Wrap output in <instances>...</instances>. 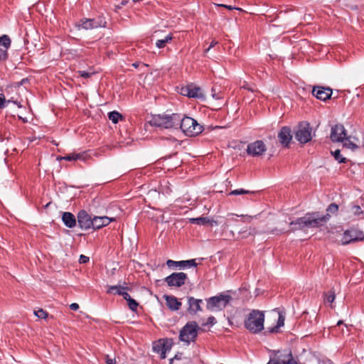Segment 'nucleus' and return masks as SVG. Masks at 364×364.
I'll return each instance as SVG.
<instances>
[{"mask_svg": "<svg viewBox=\"0 0 364 364\" xmlns=\"http://www.w3.org/2000/svg\"><path fill=\"white\" fill-rule=\"evenodd\" d=\"M329 220V215H320L318 213H309L304 217L299 218L296 220L290 223V231L296 230H303L305 228H318L322 226Z\"/></svg>", "mask_w": 364, "mask_h": 364, "instance_id": "obj_1", "label": "nucleus"}, {"mask_svg": "<svg viewBox=\"0 0 364 364\" xmlns=\"http://www.w3.org/2000/svg\"><path fill=\"white\" fill-rule=\"evenodd\" d=\"M264 314L263 311L254 309L245 320V328L252 333H258L264 329Z\"/></svg>", "mask_w": 364, "mask_h": 364, "instance_id": "obj_2", "label": "nucleus"}, {"mask_svg": "<svg viewBox=\"0 0 364 364\" xmlns=\"http://www.w3.org/2000/svg\"><path fill=\"white\" fill-rule=\"evenodd\" d=\"M179 122L176 125V129L181 128L182 132L187 136H193L200 134L203 127L198 122L189 117H181L178 114Z\"/></svg>", "mask_w": 364, "mask_h": 364, "instance_id": "obj_3", "label": "nucleus"}, {"mask_svg": "<svg viewBox=\"0 0 364 364\" xmlns=\"http://www.w3.org/2000/svg\"><path fill=\"white\" fill-rule=\"evenodd\" d=\"M179 122L178 114H158L152 117L150 124L153 126L165 128V129H176V125Z\"/></svg>", "mask_w": 364, "mask_h": 364, "instance_id": "obj_4", "label": "nucleus"}, {"mask_svg": "<svg viewBox=\"0 0 364 364\" xmlns=\"http://www.w3.org/2000/svg\"><path fill=\"white\" fill-rule=\"evenodd\" d=\"M232 300V296L229 294H219L218 296H212L208 299L207 309L215 312L222 311Z\"/></svg>", "mask_w": 364, "mask_h": 364, "instance_id": "obj_5", "label": "nucleus"}, {"mask_svg": "<svg viewBox=\"0 0 364 364\" xmlns=\"http://www.w3.org/2000/svg\"><path fill=\"white\" fill-rule=\"evenodd\" d=\"M199 329L200 328L196 321L188 322L180 331V340L187 343L194 341L198 336Z\"/></svg>", "mask_w": 364, "mask_h": 364, "instance_id": "obj_6", "label": "nucleus"}, {"mask_svg": "<svg viewBox=\"0 0 364 364\" xmlns=\"http://www.w3.org/2000/svg\"><path fill=\"white\" fill-rule=\"evenodd\" d=\"M295 138L301 144H306L311 141L312 138L311 127L309 123L302 122L299 124L295 132Z\"/></svg>", "mask_w": 364, "mask_h": 364, "instance_id": "obj_7", "label": "nucleus"}, {"mask_svg": "<svg viewBox=\"0 0 364 364\" xmlns=\"http://www.w3.org/2000/svg\"><path fill=\"white\" fill-rule=\"evenodd\" d=\"M267 151V146L262 140H257L247 145L246 151L249 156L259 157L262 156Z\"/></svg>", "mask_w": 364, "mask_h": 364, "instance_id": "obj_8", "label": "nucleus"}, {"mask_svg": "<svg viewBox=\"0 0 364 364\" xmlns=\"http://www.w3.org/2000/svg\"><path fill=\"white\" fill-rule=\"evenodd\" d=\"M364 239V233L355 228H351L344 232L341 240L343 245H348Z\"/></svg>", "mask_w": 364, "mask_h": 364, "instance_id": "obj_9", "label": "nucleus"}, {"mask_svg": "<svg viewBox=\"0 0 364 364\" xmlns=\"http://www.w3.org/2000/svg\"><path fill=\"white\" fill-rule=\"evenodd\" d=\"M187 279L188 276L184 272H173L165 278V282L171 287H181Z\"/></svg>", "mask_w": 364, "mask_h": 364, "instance_id": "obj_10", "label": "nucleus"}, {"mask_svg": "<svg viewBox=\"0 0 364 364\" xmlns=\"http://www.w3.org/2000/svg\"><path fill=\"white\" fill-rule=\"evenodd\" d=\"M181 95L188 97L204 98L201 89L193 84H189L186 87H181Z\"/></svg>", "mask_w": 364, "mask_h": 364, "instance_id": "obj_11", "label": "nucleus"}, {"mask_svg": "<svg viewBox=\"0 0 364 364\" xmlns=\"http://www.w3.org/2000/svg\"><path fill=\"white\" fill-rule=\"evenodd\" d=\"M77 221L80 228L82 230L92 228V218L85 210H81L77 213Z\"/></svg>", "mask_w": 364, "mask_h": 364, "instance_id": "obj_12", "label": "nucleus"}, {"mask_svg": "<svg viewBox=\"0 0 364 364\" xmlns=\"http://www.w3.org/2000/svg\"><path fill=\"white\" fill-rule=\"evenodd\" d=\"M346 136V131L342 124H336L331 128L330 139L333 142L343 141Z\"/></svg>", "mask_w": 364, "mask_h": 364, "instance_id": "obj_13", "label": "nucleus"}, {"mask_svg": "<svg viewBox=\"0 0 364 364\" xmlns=\"http://www.w3.org/2000/svg\"><path fill=\"white\" fill-rule=\"evenodd\" d=\"M106 22H103L101 19L95 18H83L80 21L79 27H82L85 30L97 28L105 26Z\"/></svg>", "mask_w": 364, "mask_h": 364, "instance_id": "obj_14", "label": "nucleus"}, {"mask_svg": "<svg viewBox=\"0 0 364 364\" xmlns=\"http://www.w3.org/2000/svg\"><path fill=\"white\" fill-rule=\"evenodd\" d=\"M278 139L279 143L284 147L289 146L292 139V134L289 127H283L278 133Z\"/></svg>", "mask_w": 364, "mask_h": 364, "instance_id": "obj_15", "label": "nucleus"}, {"mask_svg": "<svg viewBox=\"0 0 364 364\" xmlns=\"http://www.w3.org/2000/svg\"><path fill=\"white\" fill-rule=\"evenodd\" d=\"M11 46V39L7 35L0 37V61L8 58V49Z\"/></svg>", "mask_w": 364, "mask_h": 364, "instance_id": "obj_16", "label": "nucleus"}, {"mask_svg": "<svg viewBox=\"0 0 364 364\" xmlns=\"http://www.w3.org/2000/svg\"><path fill=\"white\" fill-rule=\"evenodd\" d=\"M171 344L168 341L159 340L153 345V350L154 352L161 355V358H166V353L170 350Z\"/></svg>", "mask_w": 364, "mask_h": 364, "instance_id": "obj_17", "label": "nucleus"}, {"mask_svg": "<svg viewBox=\"0 0 364 364\" xmlns=\"http://www.w3.org/2000/svg\"><path fill=\"white\" fill-rule=\"evenodd\" d=\"M312 94L317 99L325 101L328 100L332 95V90L323 87H314L312 90Z\"/></svg>", "mask_w": 364, "mask_h": 364, "instance_id": "obj_18", "label": "nucleus"}, {"mask_svg": "<svg viewBox=\"0 0 364 364\" xmlns=\"http://www.w3.org/2000/svg\"><path fill=\"white\" fill-rule=\"evenodd\" d=\"M115 220L114 218H109L107 216H95L92 218V228L94 230L100 229L105 226L108 225L111 222Z\"/></svg>", "mask_w": 364, "mask_h": 364, "instance_id": "obj_19", "label": "nucleus"}, {"mask_svg": "<svg viewBox=\"0 0 364 364\" xmlns=\"http://www.w3.org/2000/svg\"><path fill=\"white\" fill-rule=\"evenodd\" d=\"M188 311L191 314H196L198 311H202L201 304H203L202 299H195L193 296L188 297Z\"/></svg>", "mask_w": 364, "mask_h": 364, "instance_id": "obj_20", "label": "nucleus"}, {"mask_svg": "<svg viewBox=\"0 0 364 364\" xmlns=\"http://www.w3.org/2000/svg\"><path fill=\"white\" fill-rule=\"evenodd\" d=\"M166 264L168 267L173 266L179 267L180 268H186L187 267H196L198 264L196 262V259L182 260V261H173L168 259L166 262Z\"/></svg>", "mask_w": 364, "mask_h": 364, "instance_id": "obj_21", "label": "nucleus"}, {"mask_svg": "<svg viewBox=\"0 0 364 364\" xmlns=\"http://www.w3.org/2000/svg\"><path fill=\"white\" fill-rule=\"evenodd\" d=\"M164 298L166 300L167 306L171 311H177L181 306V302L174 296L164 295Z\"/></svg>", "mask_w": 364, "mask_h": 364, "instance_id": "obj_22", "label": "nucleus"}, {"mask_svg": "<svg viewBox=\"0 0 364 364\" xmlns=\"http://www.w3.org/2000/svg\"><path fill=\"white\" fill-rule=\"evenodd\" d=\"M189 221L192 224H197L200 225L213 226V225H218L216 221L210 220L207 217L193 218H190Z\"/></svg>", "mask_w": 364, "mask_h": 364, "instance_id": "obj_23", "label": "nucleus"}, {"mask_svg": "<svg viewBox=\"0 0 364 364\" xmlns=\"http://www.w3.org/2000/svg\"><path fill=\"white\" fill-rule=\"evenodd\" d=\"M62 220L65 225L69 228H73L76 225V218L75 215L70 212L63 213Z\"/></svg>", "mask_w": 364, "mask_h": 364, "instance_id": "obj_24", "label": "nucleus"}, {"mask_svg": "<svg viewBox=\"0 0 364 364\" xmlns=\"http://www.w3.org/2000/svg\"><path fill=\"white\" fill-rule=\"evenodd\" d=\"M284 320L285 316L282 313H279L277 325L271 328H267V332L270 333H278L279 328L284 325Z\"/></svg>", "mask_w": 364, "mask_h": 364, "instance_id": "obj_25", "label": "nucleus"}, {"mask_svg": "<svg viewBox=\"0 0 364 364\" xmlns=\"http://www.w3.org/2000/svg\"><path fill=\"white\" fill-rule=\"evenodd\" d=\"M287 359H275L270 360L271 364H292L294 363L291 352L289 351L287 353Z\"/></svg>", "mask_w": 364, "mask_h": 364, "instance_id": "obj_26", "label": "nucleus"}, {"mask_svg": "<svg viewBox=\"0 0 364 364\" xmlns=\"http://www.w3.org/2000/svg\"><path fill=\"white\" fill-rule=\"evenodd\" d=\"M350 139V136H346L343 141H342L343 146L345 148L350 149L354 151V150L357 149L358 148V146L355 143L351 141Z\"/></svg>", "mask_w": 364, "mask_h": 364, "instance_id": "obj_27", "label": "nucleus"}, {"mask_svg": "<svg viewBox=\"0 0 364 364\" xmlns=\"http://www.w3.org/2000/svg\"><path fill=\"white\" fill-rule=\"evenodd\" d=\"M173 38V36L171 34H168L166 36H165L164 38L158 40L156 43V47L159 48H164L166 45V43H169Z\"/></svg>", "mask_w": 364, "mask_h": 364, "instance_id": "obj_28", "label": "nucleus"}, {"mask_svg": "<svg viewBox=\"0 0 364 364\" xmlns=\"http://www.w3.org/2000/svg\"><path fill=\"white\" fill-rule=\"evenodd\" d=\"M108 117L109 120H111L114 124H117L119 119H122V115L116 111L110 112L108 114Z\"/></svg>", "mask_w": 364, "mask_h": 364, "instance_id": "obj_29", "label": "nucleus"}, {"mask_svg": "<svg viewBox=\"0 0 364 364\" xmlns=\"http://www.w3.org/2000/svg\"><path fill=\"white\" fill-rule=\"evenodd\" d=\"M324 295V302L332 304L336 298L335 291L333 290L329 291L328 292H325Z\"/></svg>", "mask_w": 364, "mask_h": 364, "instance_id": "obj_30", "label": "nucleus"}, {"mask_svg": "<svg viewBox=\"0 0 364 364\" xmlns=\"http://www.w3.org/2000/svg\"><path fill=\"white\" fill-rule=\"evenodd\" d=\"M128 290L129 288L127 287H122L120 285H114V286H108V289L107 291V292L108 294H111L113 292V291H115V294H118V292L119 291H124V290Z\"/></svg>", "mask_w": 364, "mask_h": 364, "instance_id": "obj_31", "label": "nucleus"}, {"mask_svg": "<svg viewBox=\"0 0 364 364\" xmlns=\"http://www.w3.org/2000/svg\"><path fill=\"white\" fill-rule=\"evenodd\" d=\"M331 154L334 156V159L338 161V163H346V159L343 157L341 154V151L339 149L336 150L335 151H331Z\"/></svg>", "mask_w": 364, "mask_h": 364, "instance_id": "obj_32", "label": "nucleus"}, {"mask_svg": "<svg viewBox=\"0 0 364 364\" xmlns=\"http://www.w3.org/2000/svg\"><path fill=\"white\" fill-rule=\"evenodd\" d=\"M338 210V205L336 203H331L328 205V207L326 209L327 213L330 215V213H336ZM331 215H329V218Z\"/></svg>", "mask_w": 364, "mask_h": 364, "instance_id": "obj_33", "label": "nucleus"}, {"mask_svg": "<svg viewBox=\"0 0 364 364\" xmlns=\"http://www.w3.org/2000/svg\"><path fill=\"white\" fill-rule=\"evenodd\" d=\"M253 193L254 192H252V191H250L247 190H245L242 188H240V189H236V190L232 191L229 193V195H241V194H249V193Z\"/></svg>", "mask_w": 364, "mask_h": 364, "instance_id": "obj_34", "label": "nucleus"}, {"mask_svg": "<svg viewBox=\"0 0 364 364\" xmlns=\"http://www.w3.org/2000/svg\"><path fill=\"white\" fill-rule=\"evenodd\" d=\"M34 314L40 318H46L48 316V313L43 309H39L38 310L35 311Z\"/></svg>", "mask_w": 364, "mask_h": 364, "instance_id": "obj_35", "label": "nucleus"}, {"mask_svg": "<svg viewBox=\"0 0 364 364\" xmlns=\"http://www.w3.org/2000/svg\"><path fill=\"white\" fill-rule=\"evenodd\" d=\"M128 306L129 307V309L134 311H135L137 309V306H138V303L133 299H130L128 301Z\"/></svg>", "mask_w": 364, "mask_h": 364, "instance_id": "obj_36", "label": "nucleus"}, {"mask_svg": "<svg viewBox=\"0 0 364 364\" xmlns=\"http://www.w3.org/2000/svg\"><path fill=\"white\" fill-rule=\"evenodd\" d=\"M351 212L354 215H360L363 213L359 205H353L351 208Z\"/></svg>", "mask_w": 364, "mask_h": 364, "instance_id": "obj_37", "label": "nucleus"}, {"mask_svg": "<svg viewBox=\"0 0 364 364\" xmlns=\"http://www.w3.org/2000/svg\"><path fill=\"white\" fill-rule=\"evenodd\" d=\"M77 73L80 77H84V78H89L93 74L92 72H88V71H85V70H79V71H77Z\"/></svg>", "mask_w": 364, "mask_h": 364, "instance_id": "obj_38", "label": "nucleus"}, {"mask_svg": "<svg viewBox=\"0 0 364 364\" xmlns=\"http://www.w3.org/2000/svg\"><path fill=\"white\" fill-rule=\"evenodd\" d=\"M60 160L63 159L65 161H76L75 158V153L67 154L65 156L60 157Z\"/></svg>", "mask_w": 364, "mask_h": 364, "instance_id": "obj_39", "label": "nucleus"}, {"mask_svg": "<svg viewBox=\"0 0 364 364\" xmlns=\"http://www.w3.org/2000/svg\"><path fill=\"white\" fill-rule=\"evenodd\" d=\"M75 160L85 161L86 159L85 153H84V152L78 153V154L75 153Z\"/></svg>", "mask_w": 364, "mask_h": 364, "instance_id": "obj_40", "label": "nucleus"}, {"mask_svg": "<svg viewBox=\"0 0 364 364\" xmlns=\"http://www.w3.org/2000/svg\"><path fill=\"white\" fill-rule=\"evenodd\" d=\"M11 101L8 100L7 103H9ZM6 103V101L5 100V97L4 95L0 94V108H4L5 107V104Z\"/></svg>", "mask_w": 364, "mask_h": 364, "instance_id": "obj_41", "label": "nucleus"}, {"mask_svg": "<svg viewBox=\"0 0 364 364\" xmlns=\"http://www.w3.org/2000/svg\"><path fill=\"white\" fill-rule=\"evenodd\" d=\"M118 295H120V296H122L123 298L127 301H128L130 299H131V296L130 295L125 291V290L124 291H119L118 292Z\"/></svg>", "mask_w": 364, "mask_h": 364, "instance_id": "obj_42", "label": "nucleus"}, {"mask_svg": "<svg viewBox=\"0 0 364 364\" xmlns=\"http://www.w3.org/2000/svg\"><path fill=\"white\" fill-rule=\"evenodd\" d=\"M242 218H243V222H245V223H250L252 221V220L253 219V218H256V216H251V215H240Z\"/></svg>", "mask_w": 364, "mask_h": 364, "instance_id": "obj_43", "label": "nucleus"}, {"mask_svg": "<svg viewBox=\"0 0 364 364\" xmlns=\"http://www.w3.org/2000/svg\"><path fill=\"white\" fill-rule=\"evenodd\" d=\"M89 261V257H86L85 255H80V259H79V262L81 264H85L87 263V262Z\"/></svg>", "mask_w": 364, "mask_h": 364, "instance_id": "obj_44", "label": "nucleus"}, {"mask_svg": "<svg viewBox=\"0 0 364 364\" xmlns=\"http://www.w3.org/2000/svg\"><path fill=\"white\" fill-rule=\"evenodd\" d=\"M216 323V320L215 318V317L213 316H210L208 317V320H207V322H206V324L207 325H214L215 323Z\"/></svg>", "mask_w": 364, "mask_h": 364, "instance_id": "obj_45", "label": "nucleus"}, {"mask_svg": "<svg viewBox=\"0 0 364 364\" xmlns=\"http://www.w3.org/2000/svg\"><path fill=\"white\" fill-rule=\"evenodd\" d=\"M218 43V41H215V40H213L212 42L210 43V46L205 50V53H206L207 52H208L211 48L214 47L215 46H216L217 44Z\"/></svg>", "mask_w": 364, "mask_h": 364, "instance_id": "obj_46", "label": "nucleus"}, {"mask_svg": "<svg viewBox=\"0 0 364 364\" xmlns=\"http://www.w3.org/2000/svg\"><path fill=\"white\" fill-rule=\"evenodd\" d=\"M70 308L73 311H77L79 309V305L77 303H73L70 305Z\"/></svg>", "mask_w": 364, "mask_h": 364, "instance_id": "obj_47", "label": "nucleus"}, {"mask_svg": "<svg viewBox=\"0 0 364 364\" xmlns=\"http://www.w3.org/2000/svg\"><path fill=\"white\" fill-rule=\"evenodd\" d=\"M289 351L290 350H286L284 353L280 354L279 355H278L277 359H279V358H281V359H287V353L288 352H289Z\"/></svg>", "mask_w": 364, "mask_h": 364, "instance_id": "obj_48", "label": "nucleus"}, {"mask_svg": "<svg viewBox=\"0 0 364 364\" xmlns=\"http://www.w3.org/2000/svg\"><path fill=\"white\" fill-rule=\"evenodd\" d=\"M107 364H115V360L112 358H109L108 356L107 357L106 360Z\"/></svg>", "mask_w": 364, "mask_h": 364, "instance_id": "obj_49", "label": "nucleus"}, {"mask_svg": "<svg viewBox=\"0 0 364 364\" xmlns=\"http://www.w3.org/2000/svg\"><path fill=\"white\" fill-rule=\"evenodd\" d=\"M140 65H141V63L139 62H135L132 64V66L134 67L135 68H137Z\"/></svg>", "mask_w": 364, "mask_h": 364, "instance_id": "obj_50", "label": "nucleus"}, {"mask_svg": "<svg viewBox=\"0 0 364 364\" xmlns=\"http://www.w3.org/2000/svg\"><path fill=\"white\" fill-rule=\"evenodd\" d=\"M182 356V354H180L179 356L178 355H176L175 357L171 360V363L173 362V359H180Z\"/></svg>", "mask_w": 364, "mask_h": 364, "instance_id": "obj_51", "label": "nucleus"}, {"mask_svg": "<svg viewBox=\"0 0 364 364\" xmlns=\"http://www.w3.org/2000/svg\"><path fill=\"white\" fill-rule=\"evenodd\" d=\"M182 356V354H180L179 356L178 355H176L175 357L171 360V363L173 362V359H180Z\"/></svg>", "mask_w": 364, "mask_h": 364, "instance_id": "obj_52", "label": "nucleus"}, {"mask_svg": "<svg viewBox=\"0 0 364 364\" xmlns=\"http://www.w3.org/2000/svg\"><path fill=\"white\" fill-rule=\"evenodd\" d=\"M182 356V354H180L179 356L178 355H176L175 357L171 360V363L173 362V359H180Z\"/></svg>", "mask_w": 364, "mask_h": 364, "instance_id": "obj_53", "label": "nucleus"}, {"mask_svg": "<svg viewBox=\"0 0 364 364\" xmlns=\"http://www.w3.org/2000/svg\"><path fill=\"white\" fill-rule=\"evenodd\" d=\"M221 6H224V7H225V8H227V9H230V10H232V9H235V7H232V6H227V5H223V4H222Z\"/></svg>", "mask_w": 364, "mask_h": 364, "instance_id": "obj_54", "label": "nucleus"}, {"mask_svg": "<svg viewBox=\"0 0 364 364\" xmlns=\"http://www.w3.org/2000/svg\"><path fill=\"white\" fill-rule=\"evenodd\" d=\"M27 81V79H23L21 82V85H23V83H25V82Z\"/></svg>", "mask_w": 364, "mask_h": 364, "instance_id": "obj_55", "label": "nucleus"}, {"mask_svg": "<svg viewBox=\"0 0 364 364\" xmlns=\"http://www.w3.org/2000/svg\"><path fill=\"white\" fill-rule=\"evenodd\" d=\"M343 321H338V323H337V326H340L341 324H343Z\"/></svg>", "mask_w": 364, "mask_h": 364, "instance_id": "obj_56", "label": "nucleus"}, {"mask_svg": "<svg viewBox=\"0 0 364 364\" xmlns=\"http://www.w3.org/2000/svg\"><path fill=\"white\" fill-rule=\"evenodd\" d=\"M249 230H250V228H249ZM247 232V235L252 234L250 231H248V230H247L246 231H244V232Z\"/></svg>", "mask_w": 364, "mask_h": 364, "instance_id": "obj_57", "label": "nucleus"}, {"mask_svg": "<svg viewBox=\"0 0 364 364\" xmlns=\"http://www.w3.org/2000/svg\"><path fill=\"white\" fill-rule=\"evenodd\" d=\"M142 65H143L144 67H146V66H147V65H146V64H142Z\"/></svg>", "mask_w": 364, "mask_h": 364, "instance_id": "obj_58", "label": "nucleus"}, {"mask_svg": "<svg viewBox=\"0 0 364 364\" xmlns=\"http://www.w3.org/2000/svg\"><path fill=\"white\" fill-rule=\"evenodd\" d=\"M134 2L139 1L140 0H133Z\"/></svg>", "mask_w": 364, "mask_h": 364, "instance_id": "obj_59", "label": "nucleus"}, {"mask_svg": "<svg viewBox=\"0 0 364 364\" xmlns=\"http://www.w3.org/2000/svg\"><path fill=\"white\" fill-rule=\"evenodd\" d=\"M17 105H18V107H21V105L20 104H17Z\"/></svg>", "mask_w": 364, "mask_h": 364, "instance_id": "obj_60", "label": "nucleus"}, {"mask_svg": "<svg viewBox=\"0 0 364 364\" xmlns=\"http://www.w3.org/2000/svg\"><path fill=\"white\" fill-rule=\"evenodd\" d=\"M267 364H271L270 361Z\"/></svg>", "mask_w": 364, "mask_h": 364, "instance_id": "obj_61", "label": "nucleus"}]
</instances>
